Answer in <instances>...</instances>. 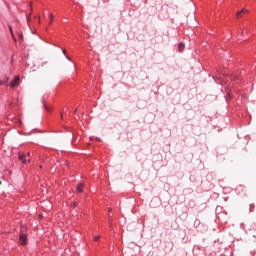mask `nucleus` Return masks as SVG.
<instances>
[{
    "label": "nucleus",
    "instance_id": "4",
    "mask_svg": "<svg viewBox=\"0 0 256 256\" xmlns=\"http://www.w3.org/2000/svg\"><path fill=\"white\" fill-rule=\"evenodd\" d=\"M18 158L20 159V161H21L22 163L27 164V155L20 153V154L18 155Z\"/></svg>",
    "mask_w": 256,
    "mask_h": 256
},
{
    "label": "nucleus",
    "instance_id": "12",
    "mask_svg": "<svg viewBox=\"0 0 256 256\" xmlns=\"http://www.w3.org/2000/svg\"><path fill=\"white\" fill-rule=\"evenodd\" d=\"M100 237L99 236H95L94 237V241H99Z\"/></svg>",
    "mask_w": 256,
    "mask_h": 256
},
{
    "label": "nucleus",
    "instance_id": "6",
    "mask_svg": "<svg viewBox=\"0 0 256 256\" xmlns=\"http://www.w3.org/2000/svg\"><path fill=\"white\" fill-rule=\"evenodd\" d=\"M9 31L11 33V37H12L13 41L17 42V38H15V34H13V28L11 26H9Z\"/></svg>",
    "mask_w": 256,
    "mask_h": 256
},
{
    "label": "nucleus",
    "instance_id": "11",
    "mask_svg": "<svg viewBox=\"0 0 256 256\" xmlns=\"http://www.w3.org/2000/svg\"><path fill=\"white\" fill-rule=\"evenodd\" d=\"M71 207H73V208L77 207V203L73 202Z\"/></svg>",
    "mask_w": 256,
    "mask_h": 256
},
{
    "label": "nucleus",
    "instance_id": "8",
    "mask_svg": "<svg viewBox=\"0 0 256 256\" xmlns=\"http://www.w3.org/2000/svg\"><path fill=\"white\" fill-rule=\"evenodd\" d=\"M9 82V77L5 76L4 80H0V85H5Z\"/></svg>",
    "mask_w": 256,
    "mask_h": 256
},
{
    "label": "nucleus",
    "instance_id": "15",
    "mask_svg": "<svg viewBox=\"0 0 256 256\" xmlns=\"http://www.w3.org/2000/svg\"><path fill=\"white\" fill-rule=\"evenodd\" d=\"M63 53H64V55H65V53H67V51H66V50H63Z\"/></svg>",
    "mask_w": 256,
    "mask_h": 256
},
{
    "label": "nucleus",
    "instance_id": "2",
    "mask_svg": "<svg viewBox=\"0 0 256 256\" xmlns=\"http://www.w3.org/2000/svg\"><path fill=\"white\" fill-rule=\"evenodd\" d=\"M11 89H15V87H19V76H16L14 81L10 83Z\"/></svg>",
    "mask_w": 256,
    "mask_h": 256
},
{
    "label": "nucleus",
    "instance_id": "9",
    "mask_svg": "<svg viewBox=\"0 0 256 256\" xmlns=\"http://www.w3.org/2000/svg\"><path fill=\"white\" fill-rule=\"evenodd\" d=\"M49 18H50V25L53 23V14H49Z\"/></svg>",
    "mask_w": 256,
    "mask_h": 256
},
{
    "label": "nucleus",
    "instance_id": "14",
    "mask_svg": "<svg viewBox=\"0 0 256 256\" xmlns=\"http://www.w3.org/2000/svg\"><path fill=\"white\" fill-rule=\"evenodd\" d=\"M27 157H31V153L28 152V153H27Z\"/></svg>",
    "mask_w": 256,
    "mask_h": 256
},
{
    "label": "nucleus",
    "instance_id": "7",
    "mask_svg": "<svg viewBox=\"0 0 256 256\" xmlns=\"http://www.w3.org/2000/svg\"><path fill=\"white\" fill-rule=\"evenodd\" d=\"M77 191H78V193H83V183H79L77 185Z\"/></svg>",
    "mask_w": 256,
    "mask_h": 256
},
{
    "label": "nucleus",
    "instance_id": "1",
    "mask_svg": "<svg viewBox=\"0 0 256 256\" xmlns=\"http://www.w3.org/2000/svg\"><path fill=\"white\" fill-rule=\"evenodd\" d=\"M20 245H27V235L21 233L19 238Z\"/></svg>",
    "mask_w": 256,
    "mask_h": 256
},
{
    "label": "nucleus",
    "instance_id": "16",
    "mask_svg": "<svg viewBox=\"0 0 256 256\" xmlns=\"http://www.w3.org/2000/svg\"><path fill=\"white\" fill-rule=\"evenodd\" d=\"M28 163H31V159H28Z\"/></svg>",
    "mask_w": 256,
    "mask_h": 256
},
{
    "label": "nucleus",
    "instance_id": "10",
    "mask_svg": "<svg viewBox=\"0 0 256 256\" xmlns=\"http://www.w3.org/2000/svg\"><path fill=\"white\" fill-rule=\"evenodd\" d=\"M19 40L22 41L23 39V33H18Z\"/></svg>",
    "mask_w": 256,
    "mask_h": 256
},
{
    "label": "nucleus",
    "instance_id": "17",
    "mask_svg": "<svg viewBox=\"0 0 256 256\" xmlns=\"http://www.w3.org/2000/svg\"><path fill=\"white\" fill-rule=\"evenodd\" d=\"M33 5V3H30V7Z\"/></svg>",
    "mask_w": 256,
    "mask_h": 256
},
{
    "label": "nucleus",
    "instance_id": "5",
    "mask_svg": "<svg viewBox=\"0 0 256 256\" xmlns=\"http://www.w3.org/2000/svg\"><path fill=\"white\" fill-rule=\"evenodd\" d=\"M178 50H179L180 53H183V51L185 50V44L179 43L178 44Z\"/></svg>",
    "mask_w": 256,
    "mask_h": 256
},
{
    "label": "nucleus",
    "instance_id": "13",
    "mask_svg": "<svg viewBox=\"0 0 256 256\" xmlns=\"http://www.w3.org/2000/svg\"><path fill=\"white\" fill-rule=\"evenodd\" d=\"M46 111H51V107L45 106Z\"/></svg>",
    "mask_w": 256,
    "mask_h": 256
},
{
    "label": "nucleus",
    "instance_id": "3",
    "mask_svg": "<svg viewBox=\"0 0 256 256\" xmlns=\"http://www.w3.org/2000/svg\"><path fill=\"white\" fill-rule=\"evenodd\" d=\"M246 13H249V10L247 9H242L241 11L237 12L236 17L237 19H240V17H243Z\"/></svg>",
    "mask_w": 256,
    "mask_h": 256
}]
</instances>
